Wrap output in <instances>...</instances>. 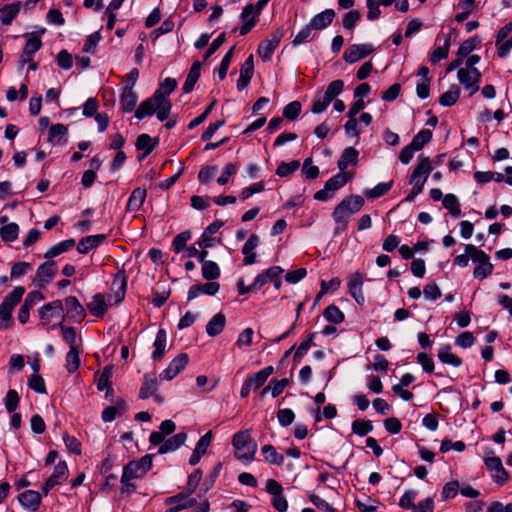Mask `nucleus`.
I'll list each match as a JSON object with an SVG mask.
<instances>
[{"label": "nucleus", "mask_w": 512, "mask_h": 512, "mask_svg": "<svg viewBox=\"0 0 512 512\" xmlns=\"http://www.w3.org/2000/svg\"><path fill=\"white\" fill-rule=\"evenodd\" d=\"M459 96V87L457 85H451L448 91H446L440 96L439 103L444 107H450L458 101Z\"/></svg>", "instance_id": "nucleus-44"}, {"label": "nucleus", "mask_w": 512, "mask_h": 512, "mask_svg": "<svg viewBox=\"0 0 512 512\" xmlns=\"http://www.w3.org/2000/svg\"><path fill=\"white\" fill-rule=\"evenodd\" d=\"M144 474L140 470L136 461H130L123 467V472L121 476V491L122 493L129 492L130 490H134L136 486L131 482L133 479L142 478Z\"/></svg>", "instance_id": "nucleus-7"}, {"label": "nucleus", "mask_w": 512, "mask_h": 512, "mask_svg": "<svg viewBox=\"0 0 512 512\" xmlns=\"http://www.w3.org/2000/svg\"><path fill=\"white\" fill-rule=\"evenodd\" d=\"M351 428L354 434L363 437L373 430V424L370 420L356 419Z\"/></svg>", "instance_id": "nucleus-50"}, {"label": "nucleus", "mask_w": 512, "mask_h": 512, "mask_svg": "<svg viewBox=\"0 0 512 512\" xmlns=\"http://www.w3.org/2000/svg\"><path fill=\"white\" fill-rule=\"evenodd\" d=\"M335 12L333 9H326L316 14L308 23L313 30H323L327 28L333 21Z\"/></svg>", "instance_id": "nucleus-21"}, {"label": "nucleus", "mask_w": 512, "mask_h": 512, "mask_svg": "<svg viewBox=\"0 0 512 512\" xmlns=\"http://www.w3.org/2000/svg\"><path fill=\"white\" fill-rule=\"evenodd\" d=\"M138 100L137 93L132 89V86H125L120 96V105L125 113L132 112Z\"/></svg>", "instance_id": "nucleus-24"}, {"label": "nucleus", "mask_w": 512, "mask_h": 512, "mask_svg": "<svg viewBox=\"0 0 512 512\" xmlns=\"http://www.w3.org/2000/svg\"><path fill=\"white\" fill-rule=\"evenodd\" d=\"M57 272L56 263L53 260H48L37 268L34 283L39 288H45L51 280L55 277Z\"/></svg>", "instance_id": "nucleus-9"}, {"label": "nucleus", "mask_w": 512, "mask_h": 512, "mask_svg": "<svg viewBox=\"0 0 512 512\" xmlns=\"http://www.w3.org/2000/svg\"><path fill=\"white\" fill-rule=\"evenodd\" d=\"M127 410V404L124 399L119 398L115 405L106 407L102 411L101 418L104 422H112L118 413H124Z\"/></svg>", "instance_id": "nucleus-32"}, {"label": "nucleus", "mask_w": 512, "mask_h": 512, "mask_svg": "<svg viewBox=\"0 0 512 512\" xmlns=\"http://www.w3.org/2000/svg\"><path fill=\"white\" fill-rule=\"evenodd\" d=\"M343 88L344 82L342 80H334L328 85L323 94L332 102L343 91Z\"/></svg>", "instance_id": "nucleus-62"}, {"label": "nucleus", "mask_w": 512, "mask_h": 512, "mask_svg": "<svg viewBox=\"0 0 512 512\" xmlns=\"http://www.w3.org/2000/svg\"><path fill=\"white\" fill-rule=\"evenodd\" d=\"M449 47H450V40H449V38H447L445 40L444 46L438 47L432 52L430 61L433 64H437L441 60L446 59L449 54Z\"/></svg>", "instance_id": "nucleus-58"}, {"label": "nucleus", "mask_w": 512, "mask_h": 512, "mask_svg": "<svg viewBox=\"0 0 512 512\" xmlns=\"http://www.w3.org/2000/svg\"><path fill=\"white\" fill-rule=\"evenodd\" d=\"M104 239L105 235L103 234L86 236L79 241L77 251L81 254H87L98 247Z\"/></svg>", "instance_id": "nucleus-28"}, {"label": "nucleus", "mask_w": 512, "mask_h": 512, "mask_svg": "<svg viewBox=\"0 0 512 512\" xmlns=\"http://www.w3.org/2000/svg\"><path fill=\"white\" fill-rule=\"evenodd\" d=\"M158 97L159 95H152L151 97L144 100L136 109L135 117L141 120L147 116L153 115L160 103Z\"/></svg>", "instance_id": "nucleus-19"}, {"label": "nucleus", "mask_w": 512, "mask_h": 512, "mask_svg": "<svg viewBox=\"0 0 512 512\" xmlns=\"http://www.w3.org/2000/svg\"><path fill=\"white\" fill-rule=\"evenodd\" d=\"M146 195V189L140 187L134 189L128 199L126 210L128 212L138 211L143 205Z\"/></svg>", "instance_id": "nucleus-30"}, {"label": "nucleus", "mask_w": 512, "mask_h": 512, "mask_svg": "<svg viewBox=\"0 0 512 512\" xmlns=\"http://www.w3.org/2000/svg\"><path fill=\"white\" fill-rule=\"evenodd\" d=\"M19 226L15 222L8 223L1 227L0 237L4 242H13L18 238Z\"/></svg>", "instance_id": "nucleus-46"}, {"label": "nucleus", "mask_w": 512, "mask_h": 512, "mask_svg": "<svg viewBox=\"0 0 512 512\" xmlns=\"http://www.w3.org/2000/svg\"><path fill=\"white\" fill-rule=\"evenodd\" d=\"M67 134V127L63 124H54L49 129V141L57 143L63 136Z\"/></svg>", "instance_id": "nucleus-64"}, {"label": "nucleus", "mask_w": 512, "mask_h": 512, "mask_svg": "<svg viewBox=\"0 0 512 512\" xmlns=\"http://www.w3.org/2000/svg\"><path fill=\"white\" fill-rule=\"evenodd\" d=\"M432 165L431 161L428 157H423L420 159V162L418 165L414 168L411 177H410V183L417 186L421 185V187H424L427 178L432 171Z\"/></svg>", "instance_id": "nucleus-12"}, {"label": "nucleus", "mask_w": 512, "mask_h": 512, "mask_svg": "<svg viewBox=\"0 0 512 512\" xmlns=\"http://www.w3.org/2000/svg\"><path fill=\"white\" fill-rule=\"evenodd\" d=\"M113 367L106 366L102 373L100 374L97 381V389L99 391H104L105 389L111 387L110 378L112 376Z\"/></svg>", "instance_id": "nucleus-60"}, {"label": "nucleus", "mask_w": 512, "mask_h": 512, "mask_svg": "<svg viewBox=\"0 0 512 512\" xmlns=\"http://www.w3.org/2000/svg\"><path fill=\"white\" fill-rule=\"evenodd\" d=\"M480 44V39L476 36L465 40L459 47L457 54L461 57L468 56Z\"/></svg>", "instance_id": "nucleus-55"}, {"label": "nucleus", "mask_w": 512, "mask_h": 512, "mask_svg": "<svg viewBox=\"0 0 512 512\" xmlns=\"http://www.w3.org/2000/svg\"><path fill=\"white\" fill-rule=\"evenodd\" d=\"M259 243V236L256 234H251L242 248V254L244 255V265H252L256 263V254L254 250L259 245Z\"/></svg>", "instance_id": "nucleus-20"}, {"label": "nucleus", "mask_w": 512, "mask_h": 512, "mask_svg": "<svg viewBox=\"0 0 512 512\" xmlns=\"http://www.w3.org/2000/svg\"><path fill=\"white\" fill-rule=\"evenodd\" d=\"M466 252L470 254L472 262L476 264L473 271L474 278L483 280L492 274L494 266L487 253L472 244L466 245Z\"/></svg>", "instance_id": "nucleus-3"}, {"label": "nucleus", "mask_w": 512, "mask_h": 512, "mask_svg": "<svg viewBox=\"0 0 512 512\" xmlns=\"http://www.w3.org/2000/svg\"><path fill=\"white\" fill-rule=\"evenodd\" d=\"M177 86V81L173 78H166L159 86V88L154 92L153 95H159L158 99L160 101H170L168 96L174 91Z\"/></svg>", "instance_id": "nucleus-39"}, {"label": "nucleus", "mask_w": 512, "mask_h": 512, "mask_svg": "<svg viewBox=\"0 0 512 512\" xmlns=\"http://www.w3.org/2000/svg\"><path fill=\"white\" fill-rule=\"evenodd\" d=\"M352 174L342 173L341 171L326 181L324 188L314 194V199L318 201H328L333 197L334 192L346 185Z\"/></svg>", "instance_id": "nucleus-5"}, {"label": "nucleus", "mask_w": 512, "mask_h": 512, "mask_svg": "<svg viewBox=\"0 0 512 512\" xmlns=\"http://www.w3.org/2000/svg\"><path fill=\"white\" fill-rule=\"evenodd\" d=\"M38 312L42 324L49 325L51 317L60 316L64 312V305L61 300H54L43 305Z\"/></svg>", "instance_id": "nucleus-15"}, {"label": "nucleus", "mask_w": 512, "mask_h": 512, "mask_svg": "<svg viewBox=\"0 0 512 512\" xmlns=\"http://www.w3.org/2000/svg\"><path fill=\"white\" fill-rule=\"evenodd\" d=\"M284 270L280 266H272L259 274L254 280V287L261 289L266 283L270 282L272 278H275L276 273H283Z\"/></svg>", "instance_id": "nucleus-40"}, {"label": "nucleus", "mask_w": 512, "mask_h": 512, "mask_svg": "<svg viewBox=\"0 0 512 512\" xmlns=\"http://www.w3.org/2000/svg\"><path fill=\"white\" fill-rule=\"evenodd\" d=\"M21 3L19 1L14 2L12 4H7L3 8L0 9V21L4 25H9L12 23L13 19L17 16L20 11Z\"/></svg>", "instance_id": "nucleus-38"}, {"label": "nucleus", "mask_w": 512, "mask_h": 512, "mask_svg": "<svg viewBox=\"0 0 512 512\" xmlns=\"http://www.w3.org/2000/svg\"><path fill=\"white\" fill-rule=\"evenodd\" d=\"M25 288L23 286L15 287L10 293H8L3 302L0 304V320L3 322L2 327L8 328L11 321L12 311L14 307L21 301Z\"/></svg>", "instance_id": "nucleus-4"}, {"label": "nucleus", "mask_w": 512, "mask_h": 512, "mask_svg": "<svg viewBox=\"0 0 512 512\" xmlns=\"http://www.w3.org/2000/svg\"><path fill=\"white\" fill-rule=\"evenodd\" d=\"M331 101L323 93H317L314 96L311 111L314 114H320L326 110L330 105Z\"/></svg>", "instance_id": "nucleus-53"}, {"label": "nucleus", "mask_w": 512, "mask_h": 512, "mask_svg": "<svg viewBox=\"0 0 512 512\" xmlns=\"http://www.w3.org/2000/svg\"><path fill=\"white\" fill-rule=\"evenodd\" d=\"M233 447L235 457L243 463H250L254 460L257 451V444L251 438L250 430L237 432L233 436Z\"/></svg>", "instance_id": "nucleus-2"}, {"label": "nucleus", "mask_w": 512, "mask_h": 512, "mask_svg": "<svg viewBox=\"0 0 512 512\" xmlns=\"http://www.w3.org/2000/svg\"><path fill=\"white\" fill-rule=\"evenodd\" d=\"M373 45L370 43L350 45L343 54V59L349 64H353L360 59L365 58L373 52Z\"/></svg>", "instance_id": "nucleus-11"}, {"label": "nucleus", "mask_w": 512, "mask_h": 512, "mask_svg": "<svg viewBox=\"0 0 512 512\" xmlns=\"http://www.w3.org/2000/svg\"><path fill=\"white\" fill-rule=\"evenodd\" d=\"M432 138V132L428 129H423L418 132L412 139L410 145L416 150H421Z\"/></svg>", "instance_id": "nucleus-48"}, {"label": "nucleus", "mask_w": 512, "mask_h": 512, "mask_svg": "<svg viewBox=\"0 0 512 512\" xmlns=\"http://www.w3.org/2000/svg\"><path fill=\"white\" fill-rule=\"evenodd\" d=\"M192 493H188V490L178 493L177 495L166 498L165 503L168 505H173L178 508V510L187 509L193 507L197 504L196 498H190L189 496Z\"/></svg>", "instance_id": "nucleus-18"}, {"label": "nucleus", "mask_w": 512, "mask_h": 512, "mask_svg": "<svg viewBox=\"0 0 512 512\" xmlns=\"http://www.w3.org/2000/svg\"><path fill=\"white\" fill-rule=\"evenodd\" d=\"M285 31L282 27H279L272 34L270 39L262 41L258 47V54L263 61L267 62L271 60L274 50L279 46L281 39L284 37Z\"/></svg>", "instance_id": "nucleus-6"}, {"label": "nucleus", "mask_w": 512, "mask_h": 512, "mask_svg": "<svg viewBox=\"0 0 512 512\" xmlns=\"http://www.w3.org/2000/svg\"><path fill=\"white\" fill-rule=\"evenodd\" d=\"M74 239H67L59 242L58 244L52 246L44 255L45 258L51 259L60 255L63 252H66L75 246Z\"/></svg>", "instance_id": "nucleus-43"}, {"label": "nucleus", "mask_w": 512, "mask_h": 512, "mask_svg": "<svg viewBox=\"0 0 512 512\" xmlns=\"http://www.w3.org/2000/svg\"><path fill=\"white\" fill-rule=\"evenodd\" d=\"M323 315L328 322L333 324L342 323L345 318L343 312L334 304L327 306Z\"/></svg>", "instance_id": "nucleus-47"}, {"label": "nucleus", "mask_w": 512, "mask_h": 512, "mask_svg": "<svg viewBox=\"0 0 512 512\" xmlns=\"http://www.w3.org/2000/svg\"><path fill=\"white\" fill-rule=\"evenodd\" d=\"M358 155L359 152L355 148H345L337 163L339 170L343 173L348 165H356L358 162Z\"/></svg>", "instance_id": "nucleus-31"}, {"label": "nucleus", "mask_w": 512, "mask_h": 512, "mask_svg": "<svg viewBox=\"0 0 512 512\" xmlns=\"http://www.w3.org/2000/svg\"><path fill=\"white\" fill-rule=\"evenodd\" d=\"M20 504L30 510L36 511L41 504L40 493L34 490H26L18 496Z\"/></svg>", "instance_id": "nucleus-22"}, {"label": "nucleus", "mask_w": 512, "mask_h": 512, "mask_svg": "<svg viewBox=\"0 0 512 512\" xmlns=\"http://www.w3.org/2000/svg\"><path fill=\"white\" fill-rule=\"evenodd\" d=\"M166 346H167V332L165 329H159L154 343V351L152 352L151 358L154 361H159L163 358L166 352Z\"/></svg>", "instance_id": "nucleus-26"}, {"label": "nucleus", "mask_w": 512, "mask_h": 512, "mask_svg": "<svg viewBox=\"0 0 512 512\" xmlns=\"http://www.w3.org/2000/svg\"><path fill=\"white\" fill-rule=\"evenodd\" d=\"M68 466L65 461H60L55 467L51 476L46 480L45 485L43 487V492L45 495L55 487L56 485L62 483L67 478Z\"/></svg>", "instance_id": "nucleus-14"}, {"label": "nucleus", "mask_w": 512, "mask_h": 512, "mask_svg": "<svg viewBox=\"0 0 512 512\" xmlns=\"http://www.w3.org/2000/svg\"><path fill=\"white\" fill-rule=\"evenodd\" d=\"M262 454L265 458V460L272 465H282L284 462V456L282 454H279L276 449L270 445H264L261 448Z\"/></svg>", "instance_id": "nucleus-42"}, {"label": "nucleus", "mask_w": 512, "mask_h": 512, "mask_svg": "<svg viewBox=\"0 0 512 512\" xmlns=\"http://www.w3.org/2000/svg\"><path fill=\"white\" fill-rule=\"evenodd\" d=\"M274 368L272 366H267L262 370L252 374L249 376L246 381L251 385L253 389H259L264 385L268 377L273 373Z\"/></svg>", "instance_id": "nucleus-35"}, {"label": "nucleus", "mask_w": 512, "mask_h": 512, "mask_svg": "<svg viewBox=\"0 0 512 512\" xmlns=\"http://www.w3.org/2000/svg\"><path fill=\"white\" fill-rule=\"evenodd\" d=\"M309 501L315 505L322 512H336L335 508L332 507L326 500L322 499L315 493H309Z\"/></svg>", "instance_id": "nucleus-61"}, {"label": "nucleus", "mask_w": 512, "mask_h": 512, "mask_svg": "<svg viewBox=\"0 0 512 512\" xmlns=\"http://www.w3.org/2000/svg\"><path fill=\"white\" fill-rule=\"evenodd\" d=\"M486 467L492 472L491 477L498 484H504L508 480V473L497 456L485 458Z\"/></svg>", "instance_id": "nucleus-13"}, {"label": "nucleus", "mask_w": 512, "mask_h": 512, "mask_svg": "<svg viewBox=\"0 0 512 512\" xmlns=\"http://www.w3.org/2000/svg\"><path fill=\"white\" fill-rule=\"evenodd\" d=\"M301 103L299 101H292L287 104L283 109V117L288 120H295L301 113Z\"/></svg>", "instance_id": "nucleus-57"}, {"label": "nucleus", "mask_w": 512, "mask_h": 512, "mask_svg": "<svg viewBox=\"0 0 512 512\" xmlns=\"http://www.w3.org/2000/svg\"><path fill=\"white\" fill-rule=\"evenodd\" d=\"M80 365L79 352L77 348L71 347L66 354V369L69 373L75 372Z\"/></svg>", "instance_id": "nucleus-54"}, {"label": "nucleus", "mask_w": 512, "mask_h": 512, "mask_svg": "<svg viewBox=\"0 0 512 512\" xmlns=\"http://www.w3.org/2000/svg\"><path fill=\"white\" fill-rule=\"evenodd\" d=\"M362 287H363V280H362L361 274L360 273L353 274L348 281V288H349L350 295L360 305H363L365 302Z\"/></svg>", "instance_id": "nucleus-23"}, {"label": "nucleus", "mask_w": 512, "mask_h": 512, "mask_svg": "<svg viewBox=\"0 0 512 512\" xmlns=\"http://www.w3.org/2000/svg\"><path fill=\"white\" fill-rule=\"evenodd\" d=\"M442 204L447 210H449L452 217L458 218L461 216L459 200L454 194H446L442 199Z\"/></svg>", "instance_id": "nucleus-45"}, {"label": "nucleus", "mask_w": 512, "mask_h": 512, "mask_svg": "<svg viewBox=\"0 0 512 512\" xmlns=\"http://www.w3.org/2000/svg\"><path fill=\"white\" fill-rule=\"evenodd\" d=\"M364 205V198L360 195L345 197L334 209L333 220L336 223L335 234L346 230L350 217L361 210Z\"/></svg>", "instance_id": "nucleus-1"}, {"label": "nucleus", "mask_w": 512, "mask_h": 512, "mask_svg": "<svg viewBox=\"0 0 512 512\" xmlns=\"http://www.w3.org/2000/svg\"><path fill=\"white\" fill-rule=\"evenodd\" d=\"M392 187V182H382L377 184L374 188L368 189L364 192L365 196L369 199H376L385 195Z\"/></svg>", "instance_id": "nucleus-52"}, {"label": "nucleus", "mask_w": 512, "mask_h": 512, "mask_svg": "<svg viewBox=\"0 0 512 512\" xmlns=\"http://www.w3.org/2000/svg\"><path fill=\"white\" fill-rule=\"evenodd\" d=\"M201 63L194 62L191 66L187 78L183 84L182 90L184 93H190L200 77Z\"/></svg>", "instance_id": "nucleus-37"}, {"label": "nucleus", "mask_w": 512, "mask_h": 512, "mask_svg": "<svg viewBox=\"0 0 512 512\" xmlns=\"http://www.w3.org/2000/svg\"><path fill=\"white\" fill-rule=\"evenodd\" d=\"M313 29L307 24L304 28H302L295 38L292 41L293 46H299L301 44L307 43L310 39H312Z\"/></svg>", "instance_id": "nucleus-63"}, {"label": "nucleus", "mask_w": 512, "mask_h": 512, "mask_svg": "<svg viewBox=\"0 0 512 512\" xmlns=\"http://www.w3.org/2000/svg\"><path fill=\"white\" fill-rule=\"evenodd\" d=\"M87 309L94 316H103L108 309L105 297L100 293L95 294L92 300L89 303H87Z\"/></svg>", "instance_id": "nucleus-33"}, {"label": "nucleus", "mask_w": 512, "mask_h": 512, "mask_svg": "<svg viewBox=\"0 0 512 512\" xmlns=\"http://www.w3.org/2000/svg\"><path fill=\"white\" fill-rule=\"evenodd\" d=\"M459 82L473 95L479 90L478 82L481 79V73L477 68L464 69L460 68L457 73Z\"/></svg>", "instance_id": "nucleus-8"}, {"label": "nucleus", "mask_w": 512, "mask_h": 512, "mask_svg": "<svg viewBox=\"0 0 512 512\" xmlns=\"http://www.w3.org/2000/svg\"><path fill=\"white\" fill-rule=\"evenodd\" d=\"M42 47V41L37 36H30L26 42V45L23 49L25 56H34V54L40 50Z\"/></svg>", "instance_id": "nucleus-59"}, {"label": "nucleus", "mask_w": 512, "mask_h": 512, "mask_svg": "<svg viewBox=\"0 0 512 512\" xmlns=\"http://www.w3.org/2000/svg\"><path fill=\"white\" fill-rule=\"evenodd\" d=\"M202 276L206 280H215L220 276V268L214 261L205 262L202 265Z\"/></svg>", "instance_id": "nucleus-51"}, {"label": "nucleus", "mask_w": 512, "mask_h": 512, "mask_svg": "<svg viewBox=\"0 0 512 512\" xmlns=\"http://www.w3.org/2000/svg\"><path fill=\"white\" fill-rule=\"evenodd\" d=\"M437 357L443 364L453 367H460L462 365L461 358L451 352L449 345L442 346L438 351Z\"/></svg>", "instance_id": "nucleus-36"}, {"label": "nucleus", "mask_w": 512, "mask_h": 512, "mask_svg": "<svg viewBox=\"0 0 512 512\" xmlns=\"http://www.w3.org/2000/svg\"><path fill=\"white\" fill-rule=\"evenodd\" d=\"M158 389V379L153 373H146L143 377V383L139 390V397L147 399L154 395Z\"/></svg>", "instance_id": "nucleus-25"}, {"label": "nucleus", "mask_w": 512, "mask_h": 512, "mask_svg": "<svg viewBox=\"0 0 512 512\" xmlns=\"http://www.w3.org/2000/svg\"><path fill=\"white\" fill-rule=\"evenodd\" d=\"M189 357L186 353H181L177 357H175L168 367L164 369L160 375V381H170L175 378L188 364Z\"/></svg>", "instance_id": "nucleus-10"}, {"label": "nucleus", "mask_w": 512, "mask_h": 512, "mask_svg": "<svg viewBox=\"0 0 512 512\" xmlns=\"http://www.w3.org/2000/svg\"><path fill=\"white\" fill-rule=\"evenodd\" d=\"M67 317L80 323L85 317V310L79 300L74 296H68L64 299Z\"/></svg>", "instance_id": "nucleus-16"}, {"label": "nucleus", "mask_w": 512, "mask_h": 512, "mask_svg": "<svg viewBox=\"0 0 512 512\" xmlns=\"http://www.w3.org/2000/svg\"><path fill=\"white\" fill-rule=\"evenodd\" d=\"M158 142V138L152 139L150 135L143 133L137 137L135 146L137 150L143 151V156H148L156 147Z\"/></svg>", "instance_id": "nucleus-34"}, {"label": "nucleus", "mask_w": 512, "mask_h": 512, "mask_svg": "<svg viewBox=\"0 0 512 512\" xmlns=\"http://www.w3.org/2000/svg\"><path fill=\"white\" fill-rule=\"evenodd\" d=\"M254 73V60L253 55H250L242 64L240 68V76L237 80V89L244 90L250 83Z\"/></svg>", "instance_id": "nucleus-17"}, {"label": "nucleus", "mask_w": 512, "mask_h": 512, "mask_svg": "<svg viewBox=\"0 0 512 512\" xmlns=\"http://www.w3.org/2000/svg\"><path fill=\"white\" fill-rule=\"evenodd\" d=\"M126 286L127 280L125 272L123 270L119 271L113 280V287H117V290L115 291L114 294L115 301L117 303L121 302L124 299L126 293Z\"/></svg>", "instance_id": "nucleus-41"}, {"label": "nucleus", "mask_w": 512, "mask_h": 512, "mask_svg": "<svg viewBox=\"0 0 512 512\" xmlns=\"http://www.w3.org/2000/svg\"><path fill=\"white\" fill-rule=\"evenodd\" d=\"M187 439V435L184 432L178 433L169 439L165 440L164 443L159 447V454H166L172 452L181 447Z\"/></svg>", "instance_id": "nucleus-27"}, {"label": "nucleus", "mask_w": 512, "mask_h": 512, "mask_svg": "<svg viewBox=\"0 0 512 512\" xmlns=\"http://www.w3.org/2000/svg\"><path fill=\"white\" fill-rule=\"evenodd\" d=\"M225 324H226V316L222 312H219V313L215 314L207 323L206 329H205L206 333L210 337H215L223 331Z\"/></svg>", "instance_id": "nucleus-29"}, {"label": "nucleus", "mask_w": 512, "mask_h": 512, "mask_svg": "<svg viewBox=\"0 0 512 512\" xmlns=\"http://www.w3.org/2000/svg\"><path fill=\"white\" fill-rule=\"evenodd\" d=\"M299 166L300 162L298 160H294L289 163L281 162L276 169V174L280 177H287L295 172Z\"/></svg>", "instance_id": "nucleus-56"}, {"label": "nucleus", "mask_w": 512, "mask_h": 512, "mask_svg": "<svg viewBox=\"0 0 512 512\" xmlns=\"http://www.w3.org/2000/svg\"><path fill=\"white\" fill-rule=\"evenodd\" d=\"M288 384L289 380L287 378L281 380L272 379L270 384L262 390V395L271 390L272 397H277L283 392Z\"/></svg>", "instance_id": "nucleus-49"}]
</instances>
